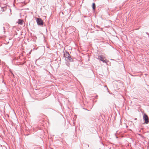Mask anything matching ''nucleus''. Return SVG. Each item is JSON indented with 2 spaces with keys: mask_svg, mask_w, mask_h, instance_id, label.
Wrapping results in <instances>:
<instances>
[{
  "mask_svg": "<svg viewBox=\"0 0 149 149\" xmlns=\"http://www.w3.org/2000/svg\"><path fill=\"white\" fill-rule=\"evenodd\" d=\"M97 59L100 61H102L104 63H105L107 65H111V63L106 58L102 55H99L98 56Z\"/></svg>",
  "mask_w": 149,
  "mask_h": 149,
  "instance_id": "obj_1",
  "label": "nucleus"
},
{
  "mask_svg": "<svg viewBox=\"0 0 149 149\" xmlns=\"http://www.w3.org/2000/svg\"><path fill=\"white\" fill-rule=\"evenodd\" d=\"M36 20L38 25L42 26L43 25V21L40 18H37Z\"/></svg>",
  "mask_w": 149,
  "mask_h": 149,
  "instance_id": "obj_2",
  "label": "nucleus"
},
{
  "mask_svg": "<svg viewBox=\"0 0 149 149\" xmlns=\"http://www.w3.org/2000/svg\"><path fill=\"white\" fill-rule=\"evenodd\" d=\"M143 120L144 123L145 124H148L149 123V120L148 116L145 113L143 114Z\"/></svg>",
  "mask_w": 149,
  "mask_h": 149,
  "instance_id": "obj_3",
  "label": "nucleus"
},
{
  "mask_svg": "<svg viewBox=\"0 0 149 149\" xmlns=\"http://www.w3.org/2000/svg\"><path fill=\"white\" fill-rule=\"evenodd\" d=\"M63 55L64 57H65L67 60H68L70 61H72V59L71 58L69 53L67 54H64Z\"/></svg>",
  "mask_w": 149,
  "mask_h": 149,
  "instance_id": "obj_4",
  "label": "nucleus"
},
{
  "mask_svg": "<svg viewBox=\"0 0 149 149\" xmlns=\"http://www.w3.org/2000/svg\"><path fill=\"white\" fill-rule=\"evenodd\" d=\"M71 12V10L70 9H68L66 10H65L62 12V13L63 15H67L68 14Z\"/></svg>",
  "mask_w": 149,
  "mask_h": 149,
  "instance_id": "obj_5",
  "label": "nucleus"
},
{
  "mask_svg": "<svg viewBox=\"0 0 149 149\" xmlns=\"http://www.w3.org/2000/svg\"><path fill=\"white\" fill-rule=\"evenodd\" d=\"M0 7L1 8V10L3 12L5 11L7 7L6 6H2V5H1Z\"/></svg>",
  "mask_w": 149,
  "mask_h": 149,
  "instance_id": "obj_6",
  "label": "nucleus"
},
{
  "mask_svg": "<svg viewBox=\"0 0 149 149\" xmlns=\"http://www.w3.org/2000/svg\"><path fill=\"white\" fill-rule=\"evenodd\" d=\"M92 8L93 9V12L95 11V10L96 8V5L95 3H93L92 4Z\"/></svg>",
  "mask_w": 149,
  "mask_h": 149,
  "instance_id": "obj_7",
  "label": "nucleus"
},
{
  "mask_svg": "<svg viewBox=\"0 0 149 149\" xmlns=\"http://www.w3.org/2000/svg\"><path fill=\"white\" fill-rule=\"evenodd\" d=\"M23 21L22 19H19L18 20L17 22L18 24L20 25H22L23 24Z\"/></svg>",
  "mask_w": 149,
  "mask_h": 149,
  "instance_id": "obj_8",
  "label": "nucleus"
},
{
  "mask_svg": "<svg viewBox=\"0 0 149 149\" xmlns=\"http://www.w3.org/2000/svg\"><path fill=\"white\" fill-rule=\"evenodd\" d=\"M65 54L64 53V54H69V53L67 51V50H65Z\"/></svg>",
  "mask_w": 149,
  "mask_h": 149,
  "instance_id": "obj_9",
  "label": "nucleus"
},
{
  "mask_svg": "<svg viewBox=\"0 0 149 149\" xmlns=\"http://www.w3.org/2000/svg\"><path fill=\"white\" fill-rule=\"evenodd\" d=\"M104 87L106 88L107 90L108 91V92H109L108 89V88H107V87L106 86H104Z\"/></svg>",
  "mask_w": 149,
  "mask_h": 149,
  "instance_id": "obj_10",
  "label": "nucleus"
},
{
  "mask_svg": "<svg viewBox=\"0 0 149 149\" xmlns=\"http://www.w3.org/2000/svg\"><path fill=\"white\" fill-rule=\"evenodd\" d=\"M79 68H81V69H82L83 68V67L82 66H79Z\"/></svg>",
  "mask_w": 149,
  "mask_h": 149,
  "instance_id": "obj_11",
  "label": "nucleus"
},
{
  "mask_svg": "<svg viewBox=\"0 0 149 149\" xmlns=\"http://www.w3.org/2000/svg\"><path fill=\"white\" fill-rule=\"evenodd\" d=\"M32 51V50H31L29 52V54H31V52Z\"/></svg>",
  "mask_w": 149,
  "mask_h": 149,
  "instance_id": "obj_12",
  "label": "nucleus"
},
{
  "mask_svg": "<svg viewBox=\"0 0 149 149\" xmlns=\"http://www.w3.org/2000/svg\"><path fill=\"white\" fill-rule=\"evenodd\" d=\"M146 34H147V35H148V36H149V33H148V32H146Z\"/></svg>",
  "mask_w": 149,
  "mask_h": 149,
  "instance_id": "obj_13",
  "label": "nucleus"
},
{
  "mask_svg": "<svg viewBox=\"0 0 149 149\" xmlns=\"http://www.w3.org/2000/svg\"><path fill=\"white\" fill-rule=\"evenodd\" d=\"M84 109L85 110H87V111H89V110L87 109H86V108H84Z\"/></svg>",
  "mask_w": 149,
  "mask_h": 149,
  "instance_id": "obj_14",
  "label": "nucleus"
},
{
  "mask_svg": "<svg viewBox=\"0 0 149 149\" xmlns=\"http://www.w3.org/2000/svg\"><path fill=\"white\" fill-rule=\"evenodd\" d=\"M124 124H125V126H126V128H127V127L128 126L126 124H125V123Z\"/></svg>",
  "mask_w": 149,
  "mask_h": 149,
  "instance_id": "obj_15",
  "label": "nucleus"
},
{
  "mask_svg": "<svg viewBox=\"0 0 149 149\" xmlns=\"http://www.w3.org/2000/svg\"><path fill=\"white\" fill-rule=\"evenodd\" d=\"M123 67L124 69V70H125V65H124L123 66Z\"/></svg>",
  "mask_w": 149,
  "mask_h": 149,
  "instance_id": "obj_16",
  "label": "nucleus"
},
{
  "mask_svg": "<svg viewBox=\"0 0 149 149\" xmlns=\"http://www.w3.org/2000/svg\"><path fill=\"white\" fill-rule=\"evenodd\" d=\"M121 120H122V119H120V124L121 125H122V124H121Z\"/></svg>",
  "mask_w": 149,
  "mask_h": 149,
  "instance_id": "obj_17",
  "label": "nucleus"
},
{
  "mask_svg": "<svg viewBox=\"0 0 149 149\" xmlns=\"http://www.w3.org/2000/svg\"><path fill=\"white\" fill-rule=\"evenodd\" d=\"M11 74H12V75H13V76H14V74H13V73L12 72H11Z\"/></svg>",
  "mask_w": 149,
  "mask_h": 149,
  "instance_id": "obj_18",
  "label": "nucleus"
},
{
  "mask_svg": "<svg viewBox=\"0 0 149 149\" xmlns=\"http://www.w3.org/2000/svg\"><path fill=\"white\" fill-rule=\"evenodd\" d=\"M33 50H36V48H33Z\"/></svg>",
  "mask_w": 149,
  "mask_h": 149,
  "instance_id": "obj_19",
  "label": "nucleus"
},
{
  "mask_svg": "<svg viewBox=\"0 0 149 149\" xmlns=\"http://www.w3.org/2000/svg\"><path fill=\"white\" fill-rule=\"evenodd\" d=\"M116 138H118V137L116 135Z\"/></svg>",
  "mask_w": 149,
  "mask_h": 149,
  "instance_id": "obj_20",
  "label": "nucleus"
},
{
  "mask_svg": "<svg viewBox=\"0 0 149 149\" xmlns=\"http://www.w3.org/2000/svg\"><path fill=\"white\" fill-rule=\"evenodd\" d=\"M28 135H29L28 134H27L26 135L28 136Z\"/></svg>",
  "mask_w": 149,
  "mask_h": 149,
  "instance_id": "obj_21",
  "label": "nucleus"
},
{
  "mask_svg": "<svg viewBox=\"0 0 149 149\" xmlns=\"http://www.w3.org/2000/svg\"><path fill=\"white\" fill-rule=\"evenodd\" d=\"M111 59V60H112V59Z\"/></svg>",
  "mask_w": 149,
  "mask_h": 149,
  "instance_id": "obj_22",
  "label": "nucleus"
},
{
  "mask_svg": "<svg viewBox=\"0 0 149 149\" xmlns=\"http://www.w3.org/2000/svg\"><path fill=\"white\" fill-rule=\"evenodd\" d=\"M50 66L52 67V65H51Z\"/></svg>",
  "mask_w": 149,
  "mask_h": 149,
  "instance_id": "obj_23",
  "label": "nucleus"
}]
</instances>
